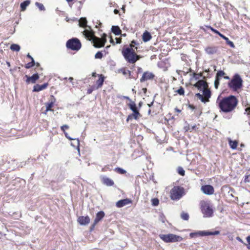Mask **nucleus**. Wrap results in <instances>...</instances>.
I'll return each mask as SVG.
<instances>
[{"mask_svg": "<svg viewBox=\"0 0 250 250\" xmlns=\"http://www.w3.org/2000/svg\"><path fill=\"white\" fill-rule=\"evenodd\" d=\"M194 86L197 88L200 91H202L204 89H207L208 86V84L206 81L202 80H199L197 82H196Z\"/></svg>", "mask_w": 250, "mask_h": 250, "instance_id": "f8f14e48", "label": "nucleus"}, {"mask_svg": "<svg viewBox=\"0 0 250 250\" xmlns=\"http://www.w3.org/2000/svg\"><path fill=\"white\" fill-rule=\"evenodd\" d=\"M248 244L246 245L248 249L250 250V236H248L246 238Z\"/></svg>", "mask_w": 250, "mask_h": 250, "instance_id": "de8ad7c7", "label": "nucleus"}, {"mask_svg": "<svg viewBox=\"0 0 250 250\" xmlns=\"http://www.w3.org/2000/svg\"><path fill=\"white\" fill-rule=\"evenodd\" d=\"M195 96L199 98V99L203 96V95L201 94L200 93H198L196 94Z\"/></svg>", "mask_w": 250, "mask_h": 250, "instance_id": "bf43d9fd", "label": "nucleus"}, {"mask_svg": "<svg viewBox=\"0 0 250 250\" xmlns=\"http://www.w3.org/2000/svg\"><path fill=\"white\" fill-rule=\"evenodd\" d=\"M220 79H218V78L215 77L214 85V87L216 89H218V86H219V83H220Z\"/></svg>", "mask_w": 250, "mask_h": 250, "instance_id": "a18cd8bd", "label": "nucleus"}, {"mask_svg": "<svg viewBox=\"0 0 250 250\" xmlns=\"http://www.w3.org/2000/svg\"><path fill=\"white\" fill-rule=\"evenodd\" d=\"M184 188L180 186H174L170 191V197L172 200H179L184 194Z\"/></svg>", "mask_w": 250, "mask_h": 250, "instance_id": "20e7f679", "label": "nucleus"}, {"mask_svg": "<svg viewBox=\"0 0 250 250\" xmlns=\"http://www.w3.org/2000/svg\"><path fill=\"white\" fill-rule=\"evenodd\" d=\"M104 212L103 211H100L96 213V217L94 222H95V224H97L99 222H100L104 216Z\"/></svg>", "mask_w": 250, "mask_h": 250, "instance_id": "a211bd4d", "label": "nucleus"}, {"mask_svg": "<svg viewBox=\"0 0 250 250\" xmlns=\"http://www.w3.org/2000/svg\"><path fill=\"white\" fill-rule=\"evenodd\" d=\"M225 74V73L223 70H219L217 72L215 77L220 79V77L224 76Z\"/></svg>", "mask_w": 250, "mask_h": 250, "instance_id": "58836bf2", "label": "nucleus"}, {"mask_svg": "<svg viewBox=\"0 0 250 250\" xmlns=\"http://www.w3.org/2000/svg\"><path fill=\"white\" fill-rule=\"evenodd\" d=\"M229 87L234 91H237L243 86V80L240 75L235 74L228 83Z\"/></svg>", "mask_w": 250, "mask_h": 250, "instance_id": "7ed1b4c3", "label": "nucleus"}, {"mask_svg": "<svg viewBox=\"0 0 250 250\" xmlns=\"http://www.w3.org/2000/svg\"><path fill=\"white\" fill-rule=\"evenodd\" d=\"M115 170L117 172L121 174H124L126 172L125 170L121 167H116L115 168Z\"/></svg>", "mask_w": 250, "mask_h": 250, "instance_id": "4c0bfd02", "label": "nucleus"}, {"mask_svg": "<svg viewBox=\"0 0 250 250\" xmlns=\"http://www.w3.org/2000/svg\"><path fill=\"white\" fill-rule=\"evenodd\" d=\"M48 86V83H44L43 84L40 85L39 84H35L33 87V92H39L45 89Z\"/></svg>", "mask_w": 250, "mask_h": 250, "instance_id": "f3484780", "label": "nucleus"}, {"mask_svg": "<svg viewBox=\"0 0 250 250\" xmlns=\"http://www.w3.org/2000/svg\"><path fill=\"white\" fill-rule=\"evenodd\" d=\"M193 77L195 78V80H198L200 77H201V75L200 74H196L195 73H193Z\"/></svg>", "mask_w": 250, "mask_h": 250, "instance_id": "3c124183", "label": "nucleus"}, {"mask_svg": "<svg viewBox=\"0 0 250 250\" xmlns=\"http://www.w3.org/2000/svg\"><path fill=\"white\" fill-rule=\"evenodd\" d=\"M128 105L130 109L132 111V112H134V111L139 112L136 104L134 102H131Z\"/></svg>", "mask_w": 250, "mask_h": 250, "instance_id": "a878e982", "label": "nucleus"}, {"mask_svg": "<svg viewBox=\"0 0 250 250\" xmlns=\"http://www.w3.org/2000/svg\"><path fill=\"white\" fill-rule=\"evenodd\" d=\"M206 27L207 28H208V29H209L211 31H212L213 32H214L215 34H216L217 33V32L218 31L217 30L213 28V27H212L210 26L206 25Z\"/></svg>", "mask_w": 250, "mask_h": 250, "instance_id": "09e8293b", "label": "nucleus"}, {"mask_svg": "<svg viewBox=\"0 0 250 250\" xmlns=\"http://www.w3.org/2000/svg\"><path fill=\"white\" fill-rule=\"evenodd\" d=\"M195 96L199 98V99L203 96V95L201 94L200 93H198L196 94Z\"/></svg>", "mask_w": 250, "mask_h": 250, "instance_id": "052dcab7", "label": "nucleus"}, {"mask_svg": "<svg viewBox=\"0 0 250 250\" xmlns=\"http://www.w3.org/2000/svg\"><path fill=\"white\" fill-rule=\"evenodd\" d=\"M201 204V210L203 214L204 217L209 218L213 216V209L212 206L208 202L202 201Z\"/></svg>", "mask_w": 250, "mask_h": 250, "instance_id": "39448f33", "label": "nucleus"}, {"mask_svg": "<svg viewBox=\"0 0 250 250\" xmlns=\"http://www.w3.org/2000/svg\"><path fill=\"white\" fill-rule=\"evenodd\" d=\"M30 3V0H26L22 2L20 4V7L21 11H24L26 10V7Z\"/></svg>", "mask_w": 250, "mask_h": 250, "instance_id": "5701e85b", "label": "nucleus"}, {"mask_svg": "<svg viewBox=\"0 0 250 250\" xmlns=\"http://www.w3.org/2000/svg\"><path fill=\"white\" fill-rule=\"evenodd\" d=\"M159 236L165 243L180 242L183 240L181 236L171 233L167 234H161Z\"/></svg>", "mask_w": 250, "mask_h": 250, "instance_id": "423d86ee", "label": "nucleus"}, {"mask_svg": "<svg viewBox=\"0 0 250 250\" xmlns=\"http://www.w3.org/2000/svg\"><path fill=\"white\" fill-rule=\"evenodd\" d=\"M184 128L186 131H187L188 130H190V128H189V125H188L187 126H185Z\"/></svg>", "mask_w": 250, "mask_h": 250, "instance_id": "e2e57ef3", "label": "nucleus"}, {"mask_svg": "<svg viewBox=\"0 0 250 250\" xmlns=\"http://www.w3.org/2000/svg\"><path fill=\"white\" fill-rule=\"evenodd\" d=\"M216 104L220 112L228 113L235 110L238 105V100L236 96L232 95L223 97L221 99L218 97Z\"/></svg>", "mask_w": 250, "mask_h": 250, "instance_id": "f257e3e1", "label": "nucleus"}, {"mask_svg": "<svg viewBox=\"0 0 250 250\" xmlns=\"http://www.w3.org/2000/svg\"><path fill=\"white\" fill-rule=\"evenodd\" d=\"M155 77V75L152 73L148 71L145 72L140 79V82L143 83L144 82L153 80Z\"/></svg>", "mask_w": 250, "mask_h": 250, "instance_id": "9d476101", "label": "nucleus"}, {"mask_svg": "<svg viewBox=\"0 0 250 250\" xmlns=\"http://www.w3.org/2000/svg\"><path fill=\"white\" fill-rule=\"evenodd\" d=\"M195 96L199 98V99L203 96V95L201 94L200 93H198L196 94Z\"/></svg>", "mask_w": 250, "mask_h": 250, "instance_id": "680f3d73", "label": "nucleus"}, {"mask_svg": "<svg viewBox=\"0 0 250 250\" xmlns=\"http://www.w3.org/2000/svg\"><path fill=\"white\" fill-rule=\"evenodd\" d=\"M201 29H202V30H203L205 32H207V29H208V28H207L206 27V26H205V27H201Z\"/></svg>", "mask_w": 250, "mask_h": 250, "instance_id": "774afa93", "label": "nucleus"}, {"mask_svg": "<svg viewBox=\"0 0 250 250\" xmlns=\"http://www.w3.org/2000/svg\"><path fill=\"white\" fill-rule=\"evenodd\" d=\"M244 182L246 183H250V174L247 173L245 175Z\"/></svg>", "mask_w": 250, "mask_h": 250, "instance_id": "49530a36", "label": "nucleus"}, {"mask_svg": "<svg viewBox=\"0 0 250 250\" xmlns=\"http://www.w3.org/2000/svg\"><path fill=\"white\" fill-rule=\"evenodd\" d=\"M90 218L88 216H80L78 219V222L81 225L85 226L90 222Z\"/></svg>", "mask_w": 250, "mask_h": 250, "instance_id": "dca6fc26", "label": "nucleus"}, {"mask_svg": "<svg viewBox=\"0 0 250 250\" xmlns=\"http://www.w3.org/2000/svg\"><path fill=\"white\" fill-rule=\"evenodd\" d=\"M201 190L203 193L207 195H211L214 192V188L211 185H204L202 186Z\"/></svg>", "mask_w": 250, "mask_h": 250, "instance_id": "ddd939ff", "label": "nucleus"}, {"mask_svg": "<svg viewBox=\"0 0 250 250\" xmlns=\"http://www.w3.org/2000/svg\"><path fill=\"white\" fill-rule=\"evenodd\" d=\"M120 71L125 75L127 74H129V76L131 75V72L128 70L125 69V68H122Z\"/></svg>", "mask_w": 250, "mask_h": 250, "instance_id": "c03bdc74", "label": "nucleus"}, {"mask_svg": "<svg viewBox=\"0 0 250 250\" xmlns=\"http://www.w3.org/2000/svg\"><path fill=\"white\" fill-rule=\"evenodd\" d=\"M205 51L208 54L212 55L216 52L217 49L215 47H208L206 48Z\"/></svg>", "mask_w": 250, "mask_h": 250, "instance_id": "393cba45", "label": "nucleus"}, {"mask_svg": "<svg viewBox=\"0 0 250 250\" xmlns=\"http://www.w3.org/2000/svg\"><path fill=\"white\" fill-rule=\"evenodd\" d=\"M196 128V125H192L190 129V131L191 132L192 130L195 129Z\"/></svg>", "mask_w": 250, "mask_h": 250, "instance_id": "13d9d810", "label": "nucleus"}, {"mask_svg": "<svg viewBox=\"0 0 250 250\" xmlns=\"http://www.w3.org/2000/svg\"><path fill=\"white\" fill-rule=\"evenodd\" d=\"M25 77L27 78L26 82L27 83H35L36 81L39 79V75L38 73H35L31 76H28L25 75Z\"/></svg>", "mask_w": 250, "mask_h": 250, "instance_id": "4468645a", "label": "nucleus"}, {"mask_svg": "<svg viewBox=\"0 0 250 250\" xmlns=\"http://www.w3.org/2000/svg\"><path fill=\"white\" fill-rule=\"evenodd\" d=\"M111 31L113 34L117 36L121 35L122 33L120 27L117 25H113L112 26Z\"/></svg>", "mask_w": 250, "mask_h": 250, "instance_id": "4be33fe9", "label": "nucleus"}, {"mask_svg": "<svg viewBox=\"0 0 250 250\" xmlns=\"http://www.w3.org/2000/svg\"><path fill=\"white\" fill-rule=\"evenodd\" d=\"M181 218L184 220H188L189 219V215L188 213L183 212L181 214Z\"/></svg>", "mask_w": 250, "mask_h": 250, "instance_id": "e433bc0d", "label": "nucleus"}, {"mask_svg": "<svg viewBox=\"0 0 250 250\" xmlns=\"http://www.w3.org/2000/svg\"><path fill=\"white\" fill-rule=\"evenodd\" d=\"M151 202L152 205L154 207L157 206L159 204V200L157 198H152Z\"/></svg>", "mask_w": 250, "mask_h": 250, "instance_id": "c9c22d12", "label": "nucleus"}, {"mask_svg": "<svg viewBox=\"0 0 250 250\" xmlns=\"http://www.w3.org/2000/svg\"><path fill=\"white\" fill-rule=\"evenodd\" d=\"M176 92L180 95H184L185 93V90L183 87L180 86V88L177 90Z\"/></svg>", "mask_w": 250, "mask_h": 250, "instance_id": "a19ab883", "label": "nucleus"}, {"mask_svg": "<svg viewBox=\"0 0 250 250\" xmlns=\"http://www.w3.org/2000/svg\"><path fill=\"white\" fill-rule=\"evenodd\" d=\"M104 36L102 39L94 37L93 39V42L94 43L93 46L95 48H101L104 46L105 42H106V35L105 34H104Z\"/></svg>", "mask_w": 250, "mask_h": 250, "instance_id": "1a4fd4ad", "label": "nucleus"}, {"mask_svg": "<svg viewBox=\"0 0 250 250\" xmlns=\"http://www.w3.org/2000/svg\"><path fill=\"white\" fill-rule=\"evenodd\" d=\"M45 105H46V110L44 112V114H46L47 112L52 110L51 108L54 105V102H51L47 103L45 104Z\"/></svg>", "mask_w": 250, "mask_h": 250, "instance_id": "cd10ccee", "label": "nucleus"}, {"mask_svg": "<svg viewBox=\"0 0 250 250\" xmlns=\"http://www.w3.org/2000/svg\"><path fill=\"white\" fill-rule=\"evenodd\" d=\"M220 233L219 230H215L214 231H210L208 230H200L194 232H191L189 234V236L191 238H193L195 236H208V235H217Z\"/></svg>", "mask_w": 250, "mask_h": 250, "instance_id": "6e6552de", "label": "nucleus"}, {"mask_svg": "<svg viewBox=\"0 0 250 250\" xmlns=\"http://www.w3.org/2000/svg\"><path fill=\"white\" fill-rule=\"evenodd\" d=\"M141 116L140 113L139 112H135L134 111L132 113L129 114L127 118H126V122H129L130 120H132L133 119H134L135 120H137L138 118V116Z\"/></svg>", "mask_w": 250, "mask_h": 250, "instance_id": "6ab92c4d", "label": "nucleus"}, {"mask_svg": "<svg viewBox=\"0 0 250 250\" xmlns=\"http://www.w3.org/2000/svg\"><path fill=\"white\" fill-rule=\"evenodd\" d=\"M68 80L72 83V84L73 85H74V83H73V78L72 77H69Z\"/></svg>", "mask_w": 250, "mask_h": 250, "instance_id": "338daca9", "label": "nucleus"}, {"mask_svg": "<svg viewBox=\"0 0 250 250\" xmlns=\"http://www.w3.org/2000/svg\"><path fill=\"white\" fill-rule=\"evenodd\" d=\"M103 53L102 51H98L95 55V59H101L103 58Z\"/></svg>", "mask_w": 250, "mask_h": 250, "instance_id": "79ce46f5", "label": "nucleus"}, {"mask_svg": "<svg viewBox=\"0 0 250 250\" xmlns=\"http://www.w3.org/2000/svg\"><path fill=\"white\" fill-rule=\"evenodd\" d=\"M109 64L111 66H115V62L114 61H110L109 62Z\"/></svg>", "mask_w": 250, "mask_h": 250, "instance_id": "0e129e2a", "label": "nucleus"}, {"mask_svg": "<svg viewBox=\"0 0 250 250\" xmlns=\"http://www.w3.org/2000/svg\"><path fill=\"white\" fill-rule=\"evenodd\" d=\"M98 76L99 78L96 82V83L97 85V88L101 87L103 85L104 81V77L103 75L101 74L98 75Z\"/></svg>", "mask_w": 250, "mask_h": 250, "instance_id": "412c9836", "label": "nucleus"}, {"mask_svg": "<svg viewBox=\"0 0 250 250\" xmlns=\"http://www.w3.org/2000/svg\"><path fill=\"white\" fill-rule=\"evenodd\" d=\"M131 203L132 201L131 199L125 198L118 201L116 203V205L118 208H122L125 205L131 204Z\"/></svg>", "mask_w": 250, "mask_h": 250, "instance_id": "2eb2a0df", "label": "nucleus"}, {"mask_svg": "<svg viewBox=\"0 0 250 250\" xmlns=\"http://www.w3.org/2000/svg\"><path fill=\"white\" fill-rule=\"evenodd\" d=\"M204 97H206L208 100L211 97V91L209 89H204L202 90Z\"/></svg>", "mask_w": 250, "mask_h": 250, "instance_id": "c756f323", "label": "nucleus"}, {"mask_svg": "<svg viewBox=\"0 0 250 250\" xmlns=\"http://www.w3.org/2000/svg\"><path fill=\"white\" fill-rule=\"evenodd\" d=\"M188 107L192 110L195 109V107L192 104H189Z\"/></svg>", "mask_w": 250, "mask_h": 250, "instance_id": "69168bd1", "label": "nucleus"}, {"mask_svg": "<svg viewBox=\"0 0 250 250\" xmlns=\"http://www.w3.org/2000/svg\"><path fill=\"white\" fill-rule=\"evenodd\" d=\"M151 38L152 36L150 33L147 31H145L142 35V40L144 42L150 41Z\"/></svg>", "mask_w": 250, "mask_h": 250, "instance_id": "aec40b11", "label": "nucleus"}, {"mask_svg": "<svg viewBox=\"0 0 250 250\" xmlns=\"http://www.w3.org/2000/svg\"><path fill=\"white\" fill-rule=\"evenodd\" d=\"M96 225V224H95V222H94L93 224H92L91 227H90V231H92L94 229Z\"/></svg>", "mask_w": 250, "mask_h": 250, "instance_id": "4d7b16f0", "label": "nucleus"}, {"mask_svg": "<svg viewBox=\"0 0 250 250\" xmlns=\"http://www.w3.org/2000/svg\"><path fill=\"white\" fill-rule=\"evenodd\" d=\"M64 135L65 136V137L66 138H67L68 140H73V138H71V137H70L69 135H68V134L65 132V131H64Z\"/></svg>", "mask_w": 250, "mask_h": 250, "instance_id": "603ef678", "label": "nucleus"}, {"mask_svg": "<svg viewBox=\"0 0 250 250\" xmlns=\"http://www.w3.org/2000/svg\"><path fill=\"white\" fill-rule=\"evenodd\" d=\"M10 48L13 51L18 52L20 50L21 47L19 44L13 43L10 45Z\"/></svg>", "mask_w": 250, "mask_h": 250, "instance_id": "7c9ffc66", "label": "nucleus"}, {"mask_svg": "<svg viewBox=\"0 0 250 250\" xmlns=\"http://www.w3.org/2000/svg\"><path fill=\"white\" fill-rule=\"evenodd\" d=\"M35 65V62L34 59H32V60H31V61L30 62H28L25 64V67L26 69H29L31 67H32L33 66H34Z\"/></svg>", "mask_w": 250, "mask_h": 250, "instance_id": "72a5a7b5", "label": "nucleus"}, {"mask_svg": "<svg viewBox=\"0 0 250 250\" xmlns=\"http://www.w3.org/2000/svg\"><path fill=\"white\" fill-rule=\"evenodd\" d=\"M122 54L125 60L130 63H134L140 58L131 48L127 47L123 49Z\"/></svg>", "mask_w": 250, "mask_h": 250, "instance_id": "f03ea898", "label": "nucleus"}, {"mask_svg": "<svg viewBox=\"0 0 250 250\" xmlns=\"http://www.w3.org/2000/svg\"><path fill=\"white\" fill-rule=\"evenodd\" d=\"M200 100L202 102H203L204 103H206L209 101V100L208 99H207V100L205 99V98H204V97L203 96H202V97L200 99Z\"/></svg>", "mask_w": 250, "mask_h": 250, "instance_id": "864d4df0", "label": "nucleus"}, {"mask_svg": "<svg viewBox=\"0 0 250 250\" xmlns=\"http://www.w3.org/2000/svg\"><path fill=\"white\" fill-rule=\"evenodd\" d=\"M69 128V126L68 125H64L61 126V129L64 132L65 131V129H68Z\"/></svg>", "mask_w": 250, "mask_h": 250, "instance_id": "8fccbe9b", "label": "nucleus"}, {"mask_svg": "<svg viewBox=\"0 0 250 250\" xmlns=\"http://www.w3.org/2000/svg\"><path fill=\"white\" fill-rule=\"evenodd\" d=\"M79 24L80 26L84 27L87 24V20L85 18H81L79 20Z\"/></svg>", "mask_w": 250, "mask_h": 250, "instance_id": "2f4dec72", "label": "nucleus"}, {"mask_svg": "<svg viewBox=\"0 0 250 250\" xmlns=\"http://www.w3.org/2000/svg\"><path fill=\"white\" fill-rule=\"evenodd\" d=\"M225 41L226 42V43L228 45H229V46H230L231 47H232V48L235 47V45H234L233 42H232L230 41L228 38H227L226 39Z\"/></svg>", "mask_w": 250, "mask_h": 250, "instance_id": "37998d69", "label": "nucleus"}, {"mask_svg": "<svg viewBox=\"0 0 250 250\" xmlns=\"http://www.w3.org/2000/svg\"><path fill=\"white\" fill-rule=\"evenodd\" d=\"M100 179L102 184L107 187L113 186L114 184V181L105 175H101Z\"/></svg>", "mask_w": 250, "mask_h": 250, "instance_id": "9b49d317", "label": "nucleus"}, {"mask_svg": "<svg viewBox=\"0 0 250 250\" xmlns=\"http://www.w3.org/2000/svg\"><path fill=\"white\" fill-rule=\"evenodd\" d=\"M67 48L72 50L78 51L81 47V43L77 38H72L68 40L66 43Z\"/></svg>", "mask_w": 250, "mask_h": 250, "instance_id": "0eeeda50", "label": "nucleus"}, {"mask_svg": "<svg viewBox=\"0 0 250 250\" xmlns=\"http://www.w3.org/2000/svg\"><path fill=\"white\" fill-rule=\"evenodd\" d=\"M83 35L85 36V38H87L89 40H91V38H92V33L90 31L85 30L83 31Z\"/></svg>", "mask_w": 250, "mask_h": 250, "instance_id": "473e14b6", "label": "nucleus"}, {"mask_svg": "<svg viewBox=\"0 0 250 250\" xmlns=\"http://www.w3.org/2000/svg\"><path fill=\"white\" fill-rule=\"evenodd\" d=\"M177 171L179 175H180L181 176L185 175V171L183 167H178Z\"/></svg>", "mask_w": 250, "mask_h": 250, "instance_id": "ea45409f", "label": "nucleus"}, {"mask_svg": "<svg viewBox=\"0 0 250 250\" xmlns=\"http://www.w3.org/2000/svg\"><path fill=\"white\" fill-rule=\"evenodd\" d=\"M8 182V178L4 173L0 174V184H5Z\"/></svg>", "mask_w": 250, "mask_h": 250, "instance_id": "bb28decb", "label": "nucleus"}, {"mask_svg": "<svg viewBox=\"0 0 250 250\" xmlns=\"http://www.w3.org/2000/svg\"><path fill=\"white\" fill-rule=\"evenodd\" d=\"M73 140L74 141V142H72L71 143V145L72 146L77 148L78 151L79 152H80V141H79V139L73 138Z\"/></svg>", "mask_w": 250, "mask_h": 250, "instance_id": "b1692460", "label": "nucleus"}, {"mask_svg": "<svg viewBox=\"0 0 250 250\" xmlns=\"http://www.w3.org/2000/svg\"><path fill=\"white\" fill-rule=\"evenodd\" d=\"M35 5L37 7H38V8L39 9V10L40 11H45V8L44 7V5H43V4H42L41 3L36 2L35 3Z\"/></svg>", "mask_w": 250, "mask_h": 250, "instance_id": "f704fd0d", "label": "nucleus"}, {"mask_svg": "<svg viewBox=\"0 0 250 250\" xmlns=\"http://www.w3.org/2000/svg\"><path fill=\"white\" fill-rule=\"evenodd\" d=\"M115 40H116V43H117V44H120L122 42V40L121 38H116Z\"/></svg>", "mask_w": 250, "mask_h": 250, "instance_id": "6e6d98bb", "label": "nucleus"}, {"mask_svg": "<svg viewBox=\"0 0 250 250\" xmlns=\"http://www.w3.org/2000/svg\"><path fill=\"white\" fill-rule=\"evenodd\" d=\"M202 111L201 110H195V113L196 114L197 116L199 117L202 114Z\"/></svg>", "mask_w": 250, "mask_h": 250, "instance_id": "5fc2aeb1", "label": "nucleus"}, {"mask_svg": "<svg viewBox=\"0 0 250 250\" xmlns=\"http://www.w3.org/2000/svg\"><path fill=\"white\" fill-rule=\"evenodd\" d=\"M229 144L230 147L231 149H235L237 148L238 142L236 141H232L231 140H229Z\"/></svg>", "mask_w": 250, "mask_h": 250, "instance_id": "c85d7f7f", "label": "nucleus"}]
</instances>
